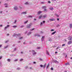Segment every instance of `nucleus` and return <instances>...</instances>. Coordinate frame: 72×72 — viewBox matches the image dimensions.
I'll return each mask as SVG.
<instances>
[{
	"label": "nucleus",
	"mask_w": 72,
	"mask_h": 72,
	"mask_svg": "<svg viewBox=\"0 0 72 72\" xmlns=\"http://www.w3.org/2000/svg\"><path fill=\"white\" fill-rule=\"evenodd\" d=\"M47 17V16L46 15H44L43 16H42V15H40L39 17V19H41V18H42V17H43V18H46V17Z\"/></svg>",
	"instance_id": "obj_1"
},
{
	"label": "nucleus",
	"mask_w": 72,
	"mask_h": 72,
	"mask_svg": "<svg viewBox=\"0 0 72 72\" xmlns=\"http://www.w3.org/2000/svg\"><path fill=\"white\" fill-rule=\"evenodd\" d=\"M32 23H30L29 25L27 26V28H30V27H31L30 26H32Z\"/></svg>",
	"instance_id": "obj_2"
},
{
	"label": "nucleus",
	"mask_w": 72,
	"mask_h": 72,
	"mask_svg": "<svg viewBox=\"0 0 72 72\" xmlns=\"http://www.w3.org/2000/svg\"><path fill=\"white\" fill-rule=\"evenodd\" d=\"M32 53H33V55H35V54H36V52H35V51L33 50L32 51Z\"/></svg>",
	"instance_id": "obj_3"
},
{
	"label": "nucleus",
	"mask_w": 72,
	"mask_h": 72,
	"mask_svg": "<svg viewBox=\"0 0 72 72\" xmlns=\"http://www.w3.org/2000/svg\"><path fill=\"white\" fill-rule=\"evenodd\" d=\"M9 27V25H7V26L4 28V30H6V28H7L8 27Z\"/></svg>",
	"instance_id": "obj_4"
},
{
	"label": "nucleus",
	"mask_w": 72,
	"mask_h": 72,
	"mask_svg": "<svg viewBox=\"0 0 72 72\" xmlns=\"http://www.w3.org/2000/svg\"><path fill=\"white\" fill-rule=\"evenodd\" d=\"M72 43V41H70L68 42V45H69V44H71Z\"/></svg>",
	"instance_id": "obj_5"
},
{
	"label": "nucleus",
	"mask_w": 72,
	"mask_h": 72,
	"mask_svg": "<svg viewBox=\"0 0 72 72\" xmlns=\"http://www.w3.org/2000/svg\"><path fill=\"white\" fill-rule=\"evenodd\" d=\"M69 40H72V37H70L68 38Z\"/></svg>",
	"instance_id": "obj_6"
},
{
	"label": "nucleus",
	"mask_w": 72,
	"mask_h": 72,
	"mask_svg": "<svg viewBox=\"0 0 72 72\" xmlns=\"http://www.w3.org/2000/svg\"><path fill=\"white\" fill-rule=\"evenodd\" d=\"M54 62L56 64H58L59 63V62L57 60H55Z\"/></svg>",
	"instance_id": "obj_7"
},
{
	"label": "nucleus",
	"mask_w": 72,
	"mask_h": 72,
	"mask_svg": "<svg viewBox=\"0 0 72 72\" xmlns=\"http://www.w3.org/2000/svg\"><path fill=\"white\" fill-rule=\"evenodd\" d=\"M50 21H54V19L53 18L50 19Z\"/></svg>",
	"instance_id": "obj_8"
},
{
	"label": "nucleus",
	"mask_w": 72,
	"mask_h": 72,
	"mask_svg": "<svg viewBox=\"0 0 72 72\" xmlns=\"http://www.w3.org/2000/svg\"><path fill=\"white\" fill-rule=\"evenodd\" d=\"M44 36L42 37L41 39V40L42 41H43L44 40Z\"/></svg>",
	"instance_id": "obj_9"
},
{
	"label": "nucleus",
	"mask_w": 72,
	"mask_h": 72,
	"mask_svg": "<svg viewBox=\"0 0 72 72\" xmlns=\"http://www.w3.org/2000/svg\"><path fill=\"white\" fill-rule=\"evenodd\" d=\"M14 36H15V35H17V36H19V35H21V34H14Z\"/></svg>",
	"instance_id": "obj_10"
},
{
	"label": "nucleus",
	"mask_w": 72,
	"mask_h": 72,
	"mask_svg": "<svg viewBox=\"0 0 72 72\" xmlns=\"http://www.w3.org/2000/svg\"><path fill=\"white\" fill-rule=\"evenodd\" d=\"M14 9H15V10H17V9L18 8H17V7L15 6L14 7Z\"/></svg>",
	"instance_id": "obj_11"
},
{
	"label": "nucleus",
	"mask_w": 72,
	"mask_h": 72,
	"mask_svg": "<svg viewBox=\"0 0 72 72\" xmlns=\"http://www.w3.org/2000/svg\"><path fill=\"white\" fill-rule=\"evenodd\" d=\"M69 27H70V28H72V24H70Z\"/></svg>",
	"instance_id": "obj_12"
},
{
	"label": "nucleus",
	"mask_w": 72,
	"mask_h": 72,
	"mask_svg": "<svg viewBox=\"0 0 72 72\" xmlns=\"http://www.w3.org/2000/svg\"><path fill=\"white\" fill-rule=\"evenodd\" d=\"M46 6H43L42 7V9H46Z\"/></svg>",
	"instance_id": "obj_13"
},
{
	"label": "nucleus",
	"mask_w": 72,
	"mask_h": 72,
	"mask_svg": "<svg viewBox=\"0 0 72 72\" xmlns=\"http://www.w3.org/2000/svg\"><path fill=\"white\" fill-rule=\"evenodd\" d=\"M69 62H67V63H65V65L66 66H67V65H69Z\"/></svg>",
	"instance_id": "obj_14"
},
{
	"label": "nucleus",
	"mask_w": 72,
	"mask_h": 72,
	"mask_svg": "<svg viewBox=\"0 0 72 72\" xmlns=\"http://www.w3.org/2000/svg\"><path fill=\"white\" fill-rule=\"evenodd\" d=\"M46 53L47 54H48V55H49V52H48V51H46Z\"/></svg>",
	"instance_id": "obj_15"
},
{
	"label": "nucleus",
	"mask_w": 72,
	"mask_h": 72,
	"mask_svg": "<svg viewBox=\"0 0 72 72\" xmlns=\"http://www.w3.org/2000/svg\"><path fill=\"white\" fill-rule=\"evenodd\" d=\"M42 13V12L39 11L38 12V14H40V13Z\"/></svg>",
	"instance_id": "obj_16"
},
{
	"label": "nucleus",
	"mask_w": 72,
	"mask_h": 72,
	"mask_svg": "<svg viewBox=\"0 0 72 72\" xmlns=\"http://www.w3.org/2000/svg\"><path fill=\"white\" fill-rule=\"evenodd\" d=\"M8 46H6L4 47V48L6 49V48H8Z\"/></svg>",
	"instance_id": "obj_17"
},
{
	"label": "nucleus",
	"mask_w": 72,
	"mask_h": 72,
	"mask_svg": "<svg viewBox=\"0 0 72 72\" xmlns=\"http://www.w3.org/2000/svg\"><path fill=\"white\" fill-rule=\"evenodd\" d=\"M46 64H44V65L43 66V68H45V67H46Z\"/></svg>",
	"instance_id": "obj_18"
},
{
	"label": "nucleus",
	"mask_w": 72,
	"mask_h": 72,
	"mask_svg": "<svg viewBox=\"0 0 72 72\" xmlns=\"http://www.w3.org/2000/svg\"><path fill=\"white\" fill-rule=\"evenodd\" d=\"M28 20H27V21H26L25 22H24V23L25 24H26V23H27V22H28Z\"/></svg>",
	"instance_id": "obj_19"
},
{
	"label": "nucleus",
	"mask_w": 72,
	"mask_h": 72,
	"mask_svg": "<svg viewBox=\"0 0 72 72\" xmlns=\"http://www.w3.org/2000/svg\"><path fill=\"white\" fill-rule=\"evenodd\" d=\"M19 40H22L23 39V37H20L19 38Z\"/></svg>",
	"instance_id": "obj_20"
},
{
	"label": "nucleus",
	"mask_w": 72,
	"mask_h": 72,
	"mask_svg": "<svg viewBox=\"0 0 72 72\" xmlns=\"http://www.w3.org/2000/svg\"><path fill=\"white\" fill-rule=\"evenodd\" d=\"M30 34H31V32H29L28 34V35H30Z\"/></svg>",
	"instance_id": "obj_21"
},
{
	"label": "nucleus",
	"mask_w": 72,
	"mask_h": 72,
	"mask_svg": "<svg viewBox=\"0 0 72 72\" xmlns=\"http://www.w3.org/2000/svg\"><path fill=\"white\" fill-rule=\"evenodd\" d=\"M57 53H58V52H57V51L55 52V55H57Z\"/></svg>",
	"instance_id": "obj_22"
},
{
	"label": "nucleus",
	"mask_w": 72,
	"mask_h": 72,
	"mask_svg": "<svg viewBox=\"0 0 72 72\" xmlns=\"http://www.w3.org/2000/svg\"><path fill=\"white\" fill-rule=\"evenodd\" d=\"M50 10H53V8H50Z\"/></svg>",
	"instance_id": "obj_23"
},
{
	"label": "nucleus",
	"mask_w": 72,
	"mask_h": 72,
	"mask_svg": "<svg viewBox=\"0 0 72 72\" xmlns=\"http://www.w3.org/2000/svg\"><path fill=\"white\" fill-rule=\"evenodd\" d=\"M60 26V25L59 24H58L56 26L57 27H59Z\"/></svg>",
	"instance_id": "obj_24"
},
{
	"label": "nucleus",
	"mask_w": 72,
	"mask_h": 72,
	"mask_svg": "<svg viewBox=\"0 0 72 72\" xmlns=\"http://www.w3.org/2000/svg\"><path fill=\"white\" fill-rule=\"evenodd\" d=\"M44 12H47V11H46V8H44Z\"/></svg>",
	"instance_id": "obj_25"
},
{
	"label": "nucleus",
	"mask_w": 72,
	"mask_h": 72,
	"mask_svg": "<svg viewBox=\"0 0 72 72\" xmlns=\"http://www.w3.org/2000/svg\"><path fill=\"white\" fill-rule=\"evenodd\" d=\"M7 61L8 62H10V60L9 59H7Z\"/></svg>",
	"instance_id": "obj_26"
},
{
	"label": "nucleus",
	"mask_w": 72,
	"mask_h": 72,
	"mask_svg": "<svg viewBox=\"0 0 72 72\" xmlns=\"http://www.w3.org/2000/svg\"><path fill=\"white\" fill-rule=\"evenodd\" d=\"M54 31V29H52L51 30V32Z\"/></svg>",
	"instance_id": "obj_27"
},
{
	"label": "nucleus",
	"mask_w": 72,
	"mask_h": 72,
	"mask_svg": "<svg viewBox=\"0 0 72 72\" xmlns=\"http://www.w3.org/2000/svg\"><path fill=\"white\" fill-rule=\"evenodd\" d=\"M49 64H48L46 68H48L49 67Z\"/></svg>",
	"instance_id": "obj_28"
},
{
	"label": "nucleus",
	"mask_w": 72,
	"mask_h": 72,
	"mask_svg": "<svg viewBox=\"0 0 72 72\" xmlns=\"http://www.w3.org/2000/svg\"><path fill=\"white\" fill-rule=\"evenodd\" d=\"M13 27H14V28H15L17 27V26H13Z\"/></svg>",
	"instance_id": "obj_29"
},
{
	"label": "nucleus",
	"mask_w": 72,
	"mask_h": 72,
	"mask_svg": "<svg viewBox=\"0 0 72 72\" xmlns=\"http://www.w3.org/2000/svg\"><path fill=\"white\" fill-rule=\"evenodd\" d=\"M28 2H26V3H25V4H26V5H27V4H28Z\"/></svg>",
	"instance_id": "obj_30"
},
{
	"label": "nucleus",
	"mask_w": 72,
	"mask_h": 72,
	"mask_svg": "<svg viewBox=\"0 0 72 72\" xmlns=\"http://www.w3.org/2000/svg\"><path fill=\"white\" fill-rule=\"evenodd\" d=\"M28 17L30 18H32V16H29Z\"/></svg>",
	"instance_id": "obj_31"
},
{
	"label": "nucleus",
	"mask_w": 72,
	"mask_h": 72,
	"mask_svg": "<svg viewBox=\"0 0 72 72\" xmlns=\"http://www.w3.org/2000/svg\"><path fill=\"white\" fill-rule=\"evenodd\" d=\"M22 13L23 14H26V12H22Z\"/></svg>",
	"instance_id": "obj_32"
},
{
	"label": "nucleus",
	"mask_w": 72,
	"mask_h": 72,
	"mask_svg": "<svg viewBox=\"0 0 72 72\" xmlns=\"http://www.w3.org/2000/svg\"><path fill=\"white\" fill-rule=\"evenodd\" d=\"M55 15H56V16H57V17H59V15H57V14H56Z\"/></svg>",
	"instance_id": "obj_33"
},
{
	"label": "nucleus",
	"mask_w": 72,
	"mask_h": 72,
	"mask_svg": "<svg viewBox=\"0 0 72 72\" xmlns=\"http://www.w3.org/2000/svg\"><path fill=\"white\" fill-rule=\"evenodd\" d=\"M59 48H60V47H58L57 48H56V50H57V49H59Z\"/></svg>",
	"instance_id": "obj_34"
},
{
	"label": "nucleus",
	"mask_w": 72,
	"mask_h": 72,
	"mask_svg": "<svg viewBox=\"0 0 72 72\" xmlns=\"http://www.w3.org/2000/svg\"><path fill=\"white\" fill-rule=\"evenodd\" d=\"M65 46V44H63L62 45V46Z\"/></svg>",
	"instance_id": "obj_35"
},
{
	"label": "nucleus",
	"mask_w": 72,
	"mask_h": 72,
	"mask_svg": "<svg viewBox=\"0 0 72 72\" xmlns=\"http://www.w3.org/2000/svg\"><path fill=\"white\" fill-rule=\"evenodd\" d=\"M23 59H21L20 60V61H22V60H23Z\"/></svg>",
	"instance_id": "obj_36"
},
{
	"label": "nucleus",
	"mask_w": 72,
	"mask_h": 72,
	"mask_svg": "<svg viewBox=\"0 0 72 72\" xmlns=\"http://www.w3.org/2000/svg\"><path fill=\"white\" fill-rule=\"evenodd\" d=\"M51 70H53V68H52L51 69Z\"/></svg>",
	"instance_id": "obj_37"
},
{
	"label": "nucleus",
	"mask_w": 72,
	"mask_h": 72,
	"mask_svg": "<svg viewBox=\"0 0 72 72\" xmlns=\"http://www.w3.org/2000/svg\"><path fill=\"white\" fill-rule=\"evenodd\" d=\"M57 21H59V18L57 19Z\"/></svg>",
	"instance_id": "obj_38"
},
{
	"label": "nucleus",
	"mask_w": 72,
	"mask_h": 72,
	"mask_svg": "<svg viewBox=\"0 0 72 72\" xmlns=\"http://www.w3.org/2000/svg\"><path fill=\"white\" fill-rule=\"evenodd\" d=\"M54 32L52 33V35H54Z\"/></svg>",
	"instance_id": "obj_39"
},
{
	"label": "nucleus",
	"mask_w": 72,
	"mask_h": 72,
	"mask_svg": "<svg viewBox=\"0 0 72 72\" xmlns=\"http://www.w3.org/2000/svg\"><path fill=\"white\" fill-rule=\"evenodd\" d=\"M51 2H50V1H48V3H51Z\"/></svg>",
	"instance_id": "obj_40"
},
{
	"label": "nucleus",
	"mask_w": 72,
	"mask_h": 72,
	"mask_svg": "<svg viewBox=\"0 0 72 72\" xmlns=\"http://www.w3.org/2000/svg\"><path fill=\"white\" fill-rule=\"evenodd\" d=\"M42 22H40V26H41V25H42Z\"/></svg>",
	"instance_id": "obj_41"
},
{
	"label": "nucleus",
	"mask_w": 72,
	"mask_h": 72,
	"mask_svg": "<svg viewBox=\"0 0 72 72\" xmlns=\"http://www.w3.org/2000/svg\"><path fill=\"white\" fill-rule=\"evenodd\" d=\"M39 60H41V61H42V59H41V58H40Z\"/></svg>",
	"instance_id": "obj_42"
},
{
	"label": "nucleus",
	"mask_w": 72,
	"mask_h": 72,
	"mask_svg": "<svg viewBox=\"0 0 72 72\" xmlns=\"http://www.w3.org/2000/svg\"><path fill=\"white\" fill-rule=\"evenodd\" d=\"M40 66L41 67H43V66L42 65H40Z\"/></svg>",
	"instance_id": "obj_43"
},
{
	"label": "nucleus",
	"mask_w": 72,
	"mask_h": 72,
	"mask_svg": "<svg viewBox=\"0 0 72 72\" xmlns=\"http://www.w3.org/2000/svg\"><path fill=\"white\" fill-rule=\"evenodd\" d=\"M35 30V29L33 28L32 30H30V31H32V30Z\"/></svg>",
	"instance_id": "obj_44"
},
{
	"label": "nucleus",
	"mask_w": 72,
	"mask_h": 72,
	"mask_svg": "<svg viewBox=\"0 0 72 72\" xmlns=\"http://www.w3.org/2000/svg\"><path fill=\"white\" fill-rule=\"evenodd\" d=\"M24 27V26H21V27L22 28V27Z\"/></svg>",
	"instance_id": "obj_45"
},
{
	"label": "nucleus",
	"mask_w": 72,
	"mask_h": 72,
	"mask_svg": "<svg viewBox=\"0 0 72 72\" xmlns=\"http://www.w3.org/2000/svg\"><path fill=\"white\" fill-rule=\"evenodd\" d=\"M45 22V21H43V23H44Z\"/></svg>",
	"instance_id": "obj_46"
},
{
	"label": "nucleus",
	"mask_w": 72,
	"mask_h": 72,
	"mask_svg": "<svg viewBox=\"0 0 72 72\" xmlns=\"http://www.w3.org/2000/svg\"><path fill=\"white\" fill-rule=\"evenodd\" d=\"M18 60V59H16L15 60V61H17Z\"/></svg>",
	"instance_id": "obj_47"
},
{
	"label": "nucleus",
	"mask_w": 72,
	"mask_h": 72,
	"mask_svg": "<svg viewBox=\"0 0 72 72\" xmlns=\"http://www.w3.org/2000/svg\"><path fill=\"white\" fill-rule=\"evenodd\" d=\"M1 58H2V57H1V56H0V59H1Z\"/></svg>",
	"instance_id": "obj_48"
},
{
	"label": "nucleus",
	"mask_w": 72,
	"mask_h": 72,
	"mask_svg": "<svg viewBox=\"0 0 72 72\" xmlns=\"http://www.w3.org/2000/svg\"><path fill=\"white\" fill-rule=\"evenodd\" d=\"M33 64H35V63H36V62H33Z\"/></svg>",
	"instance_id": "obj_49"
},
{
	"label": "nucleus",
	"mask_w": 72,
	"mask_h": 72,
	"mask_svg": "<svg viewBox=\"0 0 72 72\" xmlns=\"http://www.w3.org/2000/svg\"><path fill=\"white\" fill-rule=\"evenodd\" d=\"M37 49H40V47H39L37 48Z\"/></svg>",
	"instance_id": "obj_50"
},
{
	"label": "nucleus",
	"mask_w": 72,
	"mask_h": 72,
	"mask_svg": "<svg viewBox=\"0 0 72 72\" xmlns=\"http://www.w3.org/2000/svg\"><path fill=\"white\" fill-rule=\"evenodd\" d=\"M2 46V45H0V48H1V46Z\"/></svg>",
	"instance_id": "obj_51"
},
{
	"label": "nucleus",
	"mask_w": 72,
	"mask_h": 72,
	"mask_svg": "<svg viewBox=\"0 0 72 72\" xmlns=\"http://www.w3.org/2000/svg\"><path fill=\"white\" fill-rule=\"evenodd\" d=\"M67 55H66L65 57V58H67Z\"/></svg>",
	"instance_id": "obj_52"
},
{
	"label": "nucleus",
	"mask_w": 72,
	"mask_h": 72,
	"mask_svg": "<svg viewBox=\"0 0 72 72\" xmlns=\"http://www.w3.org/2000/svg\"><path fill=\"white\" fill-rule=\"evenodd\" d=\"M2 26H3V25H0V27H2Z\"/></svg>",
	"instance_id": "obj_53"
},
{
	"label": "nucleus",
	"mask_w": 72,
	"mask_h": 72,
	"mask_svg": "<svg viewBox=\"0 0 72 72\" xmlns=\"http://www.w3.org/2000/svg\"><path fill=\"white\" fill-rule=\"evenodd\" d=\"M34 21H36V19H34Z\"/></svg>",
	"instance_id": "obj_54"
},
{
	"label": "nucleus",
	"mask_w": 72,
	"mask_h": 72,
	"mask_svg": "<svg viewBox=\"0 0 72 72\" xmlns=\"http://www.w3.org/2000/svg\"><path fill=\"white\" fill-rule=\"evenodd\" d=\"M16 50V48H15L14 49V50L15 51Z\"/></svg>",
	"instance_id": "obj_55"
},
{
	"label": "nucleus",
	"mask_w": 72,
	"mask_h": 72,
	"mask_svg": "<svg viewBox=\"0 0 72 72\" xmlns=\"http://www.w3.org/2000/svg\"><path fill=\"white\" fill-rule=\"evenodd\" d=\"M2 12H2V11L0 12V13H2Z\"/></svg>",
	"instance_id": "obj_56"
},
{
	"label": "nucleus",
	"mask_w": 72,
	"mask_h": 72,
	"mask_svg": "<svg viewBox=\"0 0 72 72\" xmlns=\"http://www.w3.org/2000/svg\"><path fill=\"white\" fill-rule=\"evenodd\" d=\"M9 33H8V34H7V36H9Z\"/></svg>",
	"instance_id": "obj_57"
},
{
	"label": "nucleus",
	"mask_w": 72,
	"mask_h": 72,
	"mask_svg": "<svg viewBox=\"0 0 72 72\" xmlns=\"http://www.w3.org/2000/svg\"><path fill=\"white\" fill-rule=\"evenodd\" d=\"M7 5V4L6 3L4 4V5Z\"/></svg>",
	"instance_id": "obj_58"
},
{
	"label": "nucleus",
	"mask_w": 72,
	"mask_h": 72,
	"mask_svg": "<svg viewBox=\"0 0 72 72\" xmlns=\"http://www.w3.org/2000/svg\"><path fill=\"white\" fill-rule=\"evenodd\" d=\"M55 33H56V31H55L54 32V33L55 34Z\"/></svg>",
	"instance_id": "obj_59"
},
{
	"label": "nucleus",
	"mask_w": 72,
	"mask_h": 72,
	"mask_svg": "<svg viewBox=\"0 0 72 72\" xmlns=\"http://www.w3.org/2000/svg\"><path fill=\"white\" fill-rule=\"evenodd\" d=\"M41 33H43V32H41Z\"/></svg>",
	"instance_id": "obj_60"
},
{
	"label": "nucleus",
	"mask_w": 72,
	"mask_h": 72,
	"mask_svg": "<svg viewBox=\"0 0 72 72\" xmlns=\"http://www.w3.org/2000/svg\"><path fill=\"white\" fill-rule=\"evenodd\" d=\"M67 71L66 70L64 71V72H67Z\"/></svg>",
	"instance_id": "obj_61"
},
{
	"label": "nucleus",
	"mask_w": 72,
	"mask_h": 72,
	"mask_svg": "<svg viewBox=\"0 0 72 72\" xmlns=\"http://www.w3.org/2000/svg\"><path fill=\"white\" fill-rule=\"evenodd\" d=\"M5 7H8V6H5Z\"/></svg>",
	"instance_id": "obj_62"
},
{
	"label": "nucleus",
	"mask_w": 72,
	"mask_h": 72,
	"mask_svg": "<svg viewBox=\"0 0 72 72\" xmlns=\"http://www.w3.org/2000/svg\"><path fill=\"white\" fill-rule=\"evenodd\" d=\"M16 22V21L15 20V23Z\"/></svg>",
	"instance_id": "obj_63"
},
{
	"label": "nucleus",
	"mask_w": 72,
	"mask_h": 72,
	"mask_svg": "<svg viewBox=\"0 0 72 72\" xmlns=\"http://www.w3.org/2000/svg\"><path fill=\"white\" fill-rule=\"evenodd\" d=\"M8 42V41H6L5 42V43H6V42Z\"/></svg>",
	"instance_id": "obj_64"
}]
</instances>
